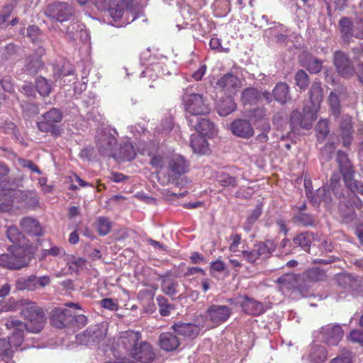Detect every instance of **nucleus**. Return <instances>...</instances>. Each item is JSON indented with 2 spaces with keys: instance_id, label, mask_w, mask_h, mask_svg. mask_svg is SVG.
<instances>
[{
  "instance_id": "obj_1",
  "label": "nucleus",
  "mask_w": 363,
  "mask_h": 363,
  "mask_svg": "<svg viewBox=\"0 0 363 363\" xmlns=\"http://www.w3.org/2000/svg\"><path fill=\"white\" fill-rule=\"evenodd\" d=\"M141 335L138 332L126 331L116 340L113 347L114 362L105 363H135V360L148 363L155 357L151 345L141 342Z\"/></svg>"
},
{
  "instance_id": "obj_2",
  "label": "nucleus",
  "mask_w": 363,
  "mask_h": 363,
  "mask_svg": "<svg viewBox=\"0 0 363 363\" xmlns=\"http://www.w3.org/2000/svg\"><path fill=\"white\" fill-rule=\"evenodd\" d=\"M309 97L311 106H305L303 113L298 111H294L291 113L290 122L292 129L298 127L306 130L311 128L323 99V89L320 82H314L312 84Z\"/></svg>"
},
{
  "instance_id": "obj_3",
  "label": "nucleus",
  "mask_w": 363,
  "mask_h": 363,
  "mask_svg": "<svg viewBox=\"0 0 363 363\" xmlns=\"http://www.w3.org/2000/svg\"><path fill=\"white\" fill-rule=\"evenodd\" d=\"M21 314L30 323L29 325H26L27 330L34 333L42 330L46 321V317L43 310L35 303L26 301Z\"/></svg>"
},
{
  "instance_id": "obj_4",
  "label": "nucleus",
  "mask_w": 363,
  "mask_h": 363,
  "mask_svg": "<svg viewBox=\"0 0 363 363\" xmlns=\"http://www.w3.org/2000/svg\"><path fill=\"white\" fill-rule=\"evenodd\" d=\"M6 195L10 197L6 203L0 202V211H9L14 201L23 202L27 207H34L38 203V196L35 191L9 189Z\"/></svg>"
},
{
  "instance_id": "obj_5",
  "label": "nucleus",
  "mask_w": 363,
  "mask_h": 363,
  "mask_svg": "<svg viewBox=\"0 0 363 363\" xmlns=\"http://www.w3.org/2000/svg\"><path fill=\"white\" fill-rule=\"evenodd\" d=\"M106 325L98 324L91 326L83 333L77 335L76 340L80 345L86 346L94 345L104 340L106 336Z\"/></svg>"
},
{
  "instance_id": "obj_6",
  "label": "nucleus",
  "mask_w": 363,
  "mask_h": 363,
  "mask_svg": "<svg viewBox=\"0 0 363 363\" xmlns=\"http://www.w3.org/2000/svg\"><path fill=\"white\" fill-rule=\"evenodd\" d=\"M28 261L21 247L13 246L10 253L0 255V266L11 269H19L28 265Z\"/></svg>"
},
{
  "instance_id": "obj_7",
  "label": "nucleus",
  "mask_w": 363,
  "mask_h": 363,
  "mask_svg": "<svg viewBox=\"0 0 363 363\" xmlns=\"http://www.w3.org/2000/svg\"><path fill=\"white\" fill-rule=\"evenodd\" d=\"M116 138L110 133L101 131L98 133L96 136V147L102 155L108 157H116Z\"/></svg>"
},
{
  "instance_id": "obj_8",
  "label": "nucleus",
  "mask_w": 363,
  "mask_h": 363,
  "mask_svg": "<svg viewBox=\"0 0 363 363\" xmlns=\"http://www.w3.org/2000/svg\"><path fill=\"white\" fill-rule=\"evenodd\" d=\"M231 314L232 309L228 306L213 304L208 308L206 318L212 327H216L225 322Z\"/></svg>"
},
{
  "instance_id": "obj_9",
  "label": "nucleus",
  "mask_w": 363,
  "mask_h": 363,
  "mask_svg": "<svg viewBox=\"0 0 363 363\" xmlns=\"http://www.w3.org/2000/svg\"><path fill=\"white\" fill-rule=\"evenodd\" d=\"M185 109L189 116L205 115L209 111V108L201 95L192 94L184 99Z\"/></svg>"
},
{
  "instance_id": "obj_10",
  "label": "nucleus",
  "mask_w": 363,
  "mask_h": 363,
  "mask_svg": "<svg viewBox=\"0 0 363 363\" xmlns=\"http://www.w3.org/2000/svg\"><path fill=\"white\" fill-rule=\"evenodd\" d=\"M6 326L9 330H13L11 337L6 342L8 347L11 350L13 347L18 348L23 342L26 325L19 320L11 318L7 320Z\"/></svg>"
},
{
  "instance_id": "obj_11",
  "label": "nucleus",
  "mask_w": 363,
  "mask_h": 363,
  "mask_svg": "<svg viewBox=\"0 0 363 363\" xmlns=\"http://www.w3.org/2000/svg\"><path fill=\"white\" fill-rule=\"evenodd\" d=\"M44 120L38 123V129L42 132H50L57 135L60 133L55 123H60L62 119V114L57 108H52L43 115Z\"/></svg>"
},
{
  "instance_id": "obj_12",
  "label": "nucleus",
  "mask_w": 363,
  "mask_h": 363,
  "mask_svg": "<svg viewBox=\"0 0 363 363\" xmlns=\"http://www.w3.org/2000/svg\"><path fill=\"white\" fill-rule=\"evenodd\" d=\"M73 13L72 8L67 3L55 2L48 6L45 15L60 22L68 21Z\"/></svg>"
},
{
  "instance_id": "obj_13",
  "label": "nucleus",
  "mask_w": 363,
  "mask_h": 363,
  "mask_svg": "<svg viewBox=\"0 0 363 363\" xmlns=\"http://www.w3.org/2000/svg\"><path fill=\"white\" fill-rule=\"evenodd\" d=\"M319 338L329 346H336L343 337L342 328L337 325H328L323 327Z\"/></svg>"
},
{
  "instance_id": "obj_14",
  "label": "nucleus",
  "mask_w": 363,
  "mask_h": 363,
  "mask_svg": "<svg viewBox=\"0 0 363 363\" xmlns=\"http://www.w3.org/2000/svg\"><path fill=\"white\" fill-rule=\"evenodd\" d=\"M270 254L269 247L265 242L257 243L252 249L242 251V259L252 264H255L261 258L268 257Z\"/></svg>"
},
{
  "instance_id": "obj_15",
  "label": "nucleus",
  "mask_w": 363,
  "mask_h": 363,
  "mask_svg": "<svg viewBox=\"0 0 363 363\" xmlns=\"http://www.w3.org/2000/svg\"><path fill=\"white\" fill-rule=\"evenodd\" d=\"M189 124L194 128L199 135H211L213 134L214 125L208 119L199 116H186Z\"/></svg>"
},
{
  "instance_id": "obj_16",
  "label": "nucleus",
  "mask_w": 363,
  "mask_h": 363,
  "mask_svg": "<svg viewBox=\"0 0 363 363\" xmlns=\"http://www.w3.org/2000/svg\"><path fill=\"white\" fill-rule=\"evenodd\" d=\"M203 326L201 324L178 322L172 326V329L177 335L194 339L197 337Z\"/></svg>"
},
{
  "instance_id": "obj_17",
  "label": "nucleus",
  "mask_w": 363,
  "mask_h": 363,
  "mask_svg": "<svg viewBox=\"0 0 363 363\" xmlns=\"http://www.w3.org/2000/svg\"><path fill=\"white\" fill-rule=\"evenodd\" d=\"M167 173L169 179H175L187 171V164L181 155H174L167 162Z\"/></svg>"
},
{
  "instance_id": "obj_18",
  "label": "nucleus",
  "mask_w": 363,
  "mask_h": 363,
  "mask_svg": "<svg viewBox=\"0 0 363 363\" xmlns=\"http://www.w3.org/2000/svg\"><path fill=\"white\" fill-rule=\"evenodd\" d=\"M73 315L67 308H55L52 311L51 324L57 328H63L72 324Z\"/></svg>"
},
{
  "instance_id": "obj_19",
  "label": "nucleus",
  "mask_w": 363,
  "mask_h": 363,
  "mask_svg": "<svg viewBox=\"0 0 363 363\" xmlns=\"http://www.w3.org/2000/svg\"><path fill=\"white\" fill-rule=\"evenodd\" d=\"M334 63L340 74L343 77L349 78L354 74V69L351 66L349 59L340 51L334 54Z\"/></svg>"
},
{
  "instance_id": "obj_20",
  "label": "nucleus",
  "mask_w": 363,
  "mask_h": 363,
  "mask_svg": "<svg viewBox=\"0 0 363 363\" xmlns=\"http://www.w3.org/2000/svg\"><path fill=\"white\" fill-rule=\"evenodd\" d=\"M230 130L233 135L242 138H250L254 134L250 122L246 119H236L233 121Z\"/></svg>"
},
{
  "instance_id": "obj_21",
  "label": "nucleus",
  "mask_w": 363,
  "mask_h": 363,
  "mask_svg": "<svg viewBox=\"0 0 363 363\" xmlns=\"http://www.w3.org/2000/svg\"><path fill=\"white\" fill-rule=\"evenodd\" d=\"M300 277L294 274H286L277 280L279 290L286 294L291 291L300 289Z\"/></svg>"
},
{
  "instance_id": "obj_22",
  "label": "nucleus",
  "mask_w": 363,
  "mask_h": 363,
  "mask_svg": "<svg viewBox=\"0 0 363 363\" xmlns=\"http://www.w3.org/2000/svg\"><path fill=\"white\" fill-rule=\"evenodd\" d=\"M347 188L352 193L348 195L349 200L347 201V203H344V206L348 208L351 207L361 209L362 208V202L354 193L357 192L363 195V184L354 180L352 182L347 183Z\"/></svg>"
},
{
  "instance_id": "obj_23",
  "label": "nucleus",
  "mask_w": 363,
  "mask_h": 363,
  "mask_svg": "<svg viewBox=\"0 0 363 363\" xmlns=\"http://www.w3.org/2000/svg\"><path fill=\"white\" fill-rule=\"evenodd\" d=\"M238 303L240 305L243 311L249 315H259L264 311L263 304L261 302L246 296L240 297Z\"/></svg>"
},
{
  "instance_id": "obj_24",
  "label": "nucleus",
  "mask_w": 363,
  "mask_h": 363,
  "mask_svg": "<svg viewBox=\"0 0 363 363\" xmlns=\"http://www.w3.org/2000/svg\"><path fill=\"white\" fill-rule=\"evenodd\" d=\"M337 162L339 164L340 169L343 175V178L346 186L347 183L352 182L354 181L352 178L353 170L348 161L346 154L342 151H338L337 153Z\"/></svg>"
},
{
  "instance_id": "obj_25",
  "label": "nucleus",
  "mask_w": 363,
  "mask_h": 363,
  "mask_svg": "<svg viewBox=\"0 0 363 363\" xmlns=\"http://www.w3.org/2000/svg\"><path fill=\"white\" fill-rule=\"evenodd\" d=\"M339 26L342 38L345 41H350L353 37L363 36V31L354 29V24L347 18H342L339 21Z\"/></svg>"
},
{
  "instance_id": "obj_26",
  "label": "nucleus",
  "mask_w": 363,
  "mask_h": 363,
  "mask_svg": "<svg viewBox=\"0 0 363 363\" xmlns=\"http://www.w3.org/2000/svg\"><path fill=\"white\" fill-rule=\"evenodd\" d=\"M22 230L30 235L41 236L43 235L42 226L35 218L25 217L20 223Z\"/></svg>"
},
{
  "instance_id": "obj_27",
  "label": "nucleus",
  "mask_w": 363,
  "mask_h": 363,
  "mask_svg": "<svg viewBox=\"0 0 363 363\" xmlns=\"http://www.w3.org/2000/svg\"><path fill=\"white\" fill-rule=\"evenodd\" d=\"M160 347L165 351L171 352L177 350L181 345L180 339L172 333H162L160 335Z\"/></svg>"
},
{
  "instance_id": "obj_28",
  "label": "nucleus",
  "mask_w": 363,
  "mask_h": 363,
  "mask_svg": "<svg viewBox=\"0 0 363 363\" xmlns=\"http://www.w3.org/2000/svg\"><path fill=\"white\" fill-rule=\"evenodd\" d=\"M217 84L230 92H234L241 86V81L232 74H226L218 81Z\"/></svg>"
},
{
  "instance_id": "obj_29",
  "label": "nucleus",
  "mask_w": 363,
  "mask_h": 363,
  "mask_svg": "<svg viewBox=\"0 0 363 363\" xmlns=\"http://www.w3.org/2000/svg\"><path fill=\"white\" fill-rule=\"evenodd\" d=\"M274 99L277 102L284 104L291 100L289 86L284 82L277 84L272 91Z\"/></svg>"
},
{
  "instance_id": "obj_30",
  "label": "nucleus",
  "mask_w": 363,
  "mask_h": 363,
  "mask_svg": "<svg viewBox=\"0 0 363 363\" xmlns=\"http://www.w3.org/2000/svg\"><path fill=\"white\" fill-rule=\"evenodd\" d=\"M191 147L194 152L205 155L209 151L208 144L205 135L199 134H193L191 137Z\"/></svg>"
},
{
  "instance_id": "obj_31",
  "label": "nucleus",
  "mask_w": 363,
  "mask_h": 363,
  "mask_svg": "<svg viewBox=\"0 0 363 363\" xmlns=\"http://www.w3.org/2000/svg\"><path fill=\"white\" fill-rule=\"evenodd\" d=\"M317 238V235L313 233H302L296 236L293 240L295 247H301L305 251L308 252L310 246Z\"/></svg>"
},
{
  "instance_id": "obj_32",
  "label": "nucleus",
  "mask_w": 363,
  "mask_h": 363,
  "mask_svg": "<svg viewBox=\"0 0 363 363\" xmlns=\"http://www.w3.org/2000/svg\"><path fill=\"white\" fill-rule=\"evenodd\" d=\"M135 155L136 152L133 145L128 141H125L121 145L119 150H117L116 158L123 161H130L135 158Z\"/></svg>"
},
{
  "instance_id": "obj_33",
  "label": "nucleus",
  "mask_w": 363,
  "mask_h": 363,
  "mask_svg": "<svg viewBox=\"0 0 363 363\" xmlns=\"http://www.w3.org/2000/svg\"><path fill=\"white\" fill-rule=\"evenodd\" d=\"M340 129L343 140V145L347 147L351 143L352 125L350 117L346 116L342 118Z\"/></svg>"
},
{
  "instance_id": "obj_34",
  "label": "nucleus",
  "mask_w": 363,
  "mask_h": 363,
  "mask_svg": "<svg viewBox=\"0 0 363 363\" xmlns=\"http://www.w3.org/2000/svg\"><path fill=\"white\" fill-rule=\"evenodd\" d=\"M236 107V104L233 98L226 97L218 102L217 110L220 116H226L235 111Z\"/></svg>"
},
{
  "instance_id": "obj_35",
  "label": "nucleus",
  "mask_w": 363,
  "mask_h": 363,
  "mask_svg": "<svg viewBox=\"0 0 363 363\" xmlns=\"http://www.w3.org/2000/svg\"><path fill=\"white\" fill-rule=\"evenodd\" d=\"M64 259L67 262L68 269L72 272H78L86 265L85 259L73 255L67 254Z\"/></svg>"
},
{
  "instance_id": "obj_36",
  "label": "nucleus",
  "mask_w": 363,
  "mask_h": 363,
  "mask_svg": "<svg viewBox=\"0 0 363 363\" xmlns=\"http://www.w3.org/2000/svg\"><path fill=\"white\" fill-rule=\"evenodd\" d=\"M43 67V62L35 56H29L26 60L25 70L29 74H35Z\"/></svg>"
},
{
  "instance_id": "obj_37",
  "label": "nucleus",
  "mask_w": 363,
  "mask_h": 363,
  "mask_svg": "<svg viewBox=\"0 0 363 363\" xmlns=\"http://www.w3.org/2000/svg\"><path fill=\"white\" fill-rule=\"evenodd\" d=\"M66 255V251L63 247L52 245L49 249H44L41 250L40 260H45L48 256L63 257L65 259Z\"/></svg>"
},
{
  "instance_id": "obj_38",
  "label": "nucleus",
  "mask_w": 363,
  "mask_h": 363,
  "mask_svg": "<svg viewBox=\"0 0 363 363\" xmlns=\"http://www.w3.org/2000/svg\"><path fill=\"white\" fill-rule=\"evenodd\" d=\"M328 352L325 348L320 345H314L311 350V360L315 363H320L327 359Z\"/></svg>"
},
{
  "instance_id": "obj_39",
  "label": "nucleus",
  "mask_w": 363,
  "mask_h": 363,
  "mask_svg": "<svg viewBox=\"0 0 363 363\" xmlns=\"http://www.w3.org/2000/svg\"><path fill=\"white\" fill-rule=\"evenodd\" d=\"M34 275L28 277H20L16 280V286L18 290L35 291Z\"/></svg>"
},
{
  "instance_id": "obj_40",
  "label": "nucleus",
  "mask_w": 363,
  "mask_h": 363,
  "mask_svg": "<svg viewBox=\"0 0 363 363\" xmlns=\"http://www.w3.org/2000/svg\"><path fill=\"white\" fill-rule=\"evenodd\" d=\"M260 94L255 88L245 89L242 94V101L246 104H255L259 99Z\"/></svg>"
},
{
  "instance_id": "obj_41",
  "label": "nucleus",
  "mask_w": 363,
  "mask_h": 363,
  "mask_svg": "<svg viewBox=\"0 0 363 363\" xmlns=\"http://www.w3.org/2000/svg\"><path fill=\"white\" fill-rule=\"evenodd\" d=\"M303 275L311 281H323L326 278L325 272L319 268L309 269Z\"/></svg>"
},
{
  "instance_id": "obj_42",
  "label": "nucleus",
  "mask_w": 363,
  "mask_h": 363,
  "mask_svg": "<svg viewBox=\"0 0 363 363\" xmlns=\"http://www.w3.org/2000/svg\"><path fill=\"white\" fill-rule=\"evenodd\" d=\"M341 93L339 91L330 92L328 97V103L335 116H338L340 112V97Z\"/></svg>"
},
{
  "instance_id": "obj_43",
  "label": "nucleus",
  "mask_w": 363,
  "mask_h": 363,
  "mask_svg": "<svg viewBox=\"0 0 363 363\" xmlns=\"http://www.w3.org/2000/svg\"><path fill=\"white\" fill-rule=\"evenodd\" d=\"M217 182L225 187H235L237 186V179L230 174L220 172L217 176Z\"/></svg>"
},
{
  "instance_id": "obj_44",
  "label": "nucleus",
  "mask_w": 363,
  "mask_h": 363,
  "mask_svg": "<svg viewBox=\"0 0 363 363\" xmlns=\"http://www.w3.org/2000/svg\"><path fill=\"white\" fill-rule=\"evenodd\" d=\"M6 233L11 242L17 244L18 247H21V245L23 244L21 240L23 238V235L16 226L12 225L9 227Z\"/></svg>"
},
{
  "instance_id": "obj_45",
  "label": "nucleus",
  "mask_w": 363,
  "mask_h": 363,
  "mask_svg": "<svg viewBox=\"0 0 363 363\" xmlns=\"http://www.w3.org/2000/svg\"><path fill=\"white\" fill-rule=\"evenodd\" d=\"M295 82L301 90H305L309 84L308 76L305 71L300 69L295 74Z\"/></svg>"
},
{
  "instance_id": "obj_46",
  "label": "nucleus",
  "mask_w": 363,
  "mask_h": 363,
  "mask_svg": "<svg viewBox=\"0 0 363 363\" xmlns=\"http://www.w3.org/2000/svg\"><path fill=\"white\" fill-rule=\"evenodd\" d=\"M262 213L261 207L257 206L248 216L246 223L244 225V229L246 231H250L253 224L257 220Z\"/></svg>"
},
{
  "instance_id": "obj_47",
  "label": "nucleus",
  "mask_w": 363,
  "mask_h": 363,
  "mask_svg": "<svg viewBox=\"0 0 363 363\" xmlns=\"http://www.w3.org/2000/svg\"><path fill=\"white\" fill-rule=\"evenodd\" d=\"M36 89L41 96H45L49 95L51 85L46 79L39 77L36 80Z\"/></svg>"
},
{
  "instance_id": "obj_48",
  "label": "nucleus",
  "mask_w": 363,
  "mask_h": 363,
  "mask_svg": "<svg viewBox=\"0 0 363 363\" xmlns=\"http://www.w3.org/2000/svg\"><path fill=\"white\" fill-rule=\"evenodd\" d=\"M303 65L311 72L318 73L322 69V61L315 57H310Z\"/></svg>"
},
{
  "instance_id": "obj_49",
  "label": "nucleus",
  "mask_w": 363,
  "mask_h": 363,
  "mask_svg": "<svg viewBox=\"0 0 363 363\" xmlns=\"http://www.w3.org/2000/svg\"><path fill=\"white\" fill-rule=\"evenodd\" d=\"M156 300L159 306L160 313L162 316L168 315L170 311L173 309V306L169 304L167 298L162 296H158Z\"/></svg>"
},
{
  "instance_id": "obj_50",
  "label": "nucleus",
  "mask_w": 363,
  "mask_h": 363,
  "mask_svg": "<svg viewBox=\"0 0 363 363\" xmlns=\"http://www.w3.org/2000/svg\"><path fill=\"white\" fill-rule=\"evenodd\" d=\"M178 283L176 281L164 279L162 284V289L167 295H174L177 293Z\"/></svg>"
},
{
  "instance_id": "obj_51",
  "label": "nucleus",
  "mask_w": 363,
  "mask_h": 363,
  "mask_svg": "<svg viewBox=\"0 0 363 363\" xmlns=\"http://www.w3.org/2000/svg\"><path fill=\"white\" fill-rule=\"evenodd\" d=\"M108 15L116 21L120 19L123 14V7L118 4H111L108 10Z\"/></svg>"
},
{
  "instance_id": "obj_52",
  "label": "nucleus",
  "mask_w": 363,
  "mask_h": 363,
  "mask_svg": "<svg viewBox=\"0 0 363 363\" xmlns=\"http://www.w3.org/2000/svg\"><path fill=\"white\" fill-rule=\"evenodd\" d=\"M111 228V222L106 218H99L97 222L98 232L101 235H107Z\"/></svg>"
},
{
  "instance_id": "obj_53",
  "label": "nucleus",
  "mask_w": 363,
  "mask_h": 363,
  "mask_svg": "<svg viewBox=\"0 0 363 363\" xmlns=\"http://www.w3.org/2000/svg\"><path fill=\"white\" fill-rule=\"evenodd\" d=\"M13 350L8 347L4 339H0V357L3 359H9L12 357Z\"/></svg>"
},
{
  "instance_id": "obj_54",
  "label": "nucleus",
  "mask_w": 363,
  "mask_h": 363,
  "mask_svg": "<svg viewBox=\"0 0 363 363\" xmlns=\"http://www.w3.org/2000/svg\"><path fill=\"white\" fill-rule=\"evenodd\" d=\"M330 363H352V353L348 350H344Z\"/></svg>"
},
{
  "instance_id": "obj_55",
  "label": "nucleus",
  "mask_w": 363,
  "mask_h": 363,
  "mask_svg": "<svg viewBox=\"0 0 363 363\" xmlns=\"http://www.w3.org/2000/svg\"><path fill=\"white\" fill-rule=\"evenodd\" d=\"M295 220L296 222L304 226L312 225L314 223V219L313 217L303 213H298L295 217Z\"/></svg>"
},
{
  "instance_id": "obj_56",
  "label": "nucleus",
  "mask_w": 363,
  "mask_h": 363,
  "mask_svg": "<svg viewBox=\"0 0 363 363\" xmlns=\"http://www.w3.org/2000/svg\"><path fill=\"white\" fill-rule=\"evenodd\" d=\"M316 131L318 132V138H322L323 139L329 133L328 127V121L326 120H320L315 127Z\"/></svg>"
},
{
  "instance_id": "obj_57",
  "label": "nucleus",
  "mask_w": 363,
  "mask_h": 363,
  "mask_svg": "<svg viewBox=\"0 0 363 363\" xmlns=\"http://www.w3.org/2000/svg\"><path fill=\"white\" fill-rule=\"evenodd\" d=\"M51 282V279L49 276L45 275L42 277L34 276V284H35V290L40 288H44L48 286Z\"/></svg>"
},
{
  "instance_id": "obj_58",
  "label": "nucleus",
  "mask_w": 363,
  "mask_h": 363,
  "mask_svg": "<svg viewBox=\"0 0 363 363\" xmlns=\"http://www.w3.org/2000/svg\"><path fill=\"white\" fill-rule=\"evenodd\" d=\"M18 164L21 167L24 168H28L32 172H36L38 174H41L42 172L37 165H35L31 160L25 159H18Z\"/></svg>"
},
{
  "instance_id": "obj_59",
  "label": "nucleus",
  "mask_w": 363,
  "mask_h": 363,
  "mask_svg": "<svg viewBox=\"0 0 363 363\" xmlns=\"http://www.w3.org/2000/svg\"><path fill=\"white\" fill-rule=\"evenodd\" d=\"M168 161L167 160H164L162 157L157 155L154 156L151 160L150 164L153 168H155L156 170H161L166 163H167Z\"/></svg>"
},
{
  "instance_id": "obj_60",
  "label": "nucleus",
  "mask_w": 363,
  "mask_h": 363,
  "mask_svg": "<svg viewBox=\"0 0 363 363\" xmlns=\"http://www.w3.org/2000/svg\"><path fill=\"white\" fill-rule=\"evenodd\" d=\"M348 339L352 342L359 343L363 345V332L359 330H353L350 333Z\"/></svg>"
},
{
  "instance_id": "obj_61",
  "label": "nucleus",
  "mask_w": 363,
  "mask_h": 363,
  "mask_svg": "<svg viewBox=\"0 0 363 363\" xmlns=\"http://www.w3.org/2000/svg\"><path fill=\"white\" fill-rule=\"evenodd\" d=\"M231 243L229 246L230 251L236 252L238 251V246L240 244L241 236L238 234H235L230 237Z\"/></svg>"
},
{
  "instance_id": "obj_62",
  "label": "nucleus",
  "mask_w": 363,
  "mask_h": 363,
  "mask_svg": "<svg viewBox=\"0 0 363 363\" xmlns=\"http://www.w3.org/2000/svg\"><path fill=\"white\" fill-rule=\"evenodd\" d=\"M101 305L103 308L110 311H117L118 308V303L111 298H104L101 301Z\"/></svg>"
},
{
  "instance_id": "obj_63",
  "label": "nucleus",
  "mask_w": 363,
  "mask_h": 363,
  "mask_svg": "<svg viewBox=\"0 0 363 363\" xmlns=\"http://www.w3.org/2000/svg\"><path fill=\"white\" fill-rule=\"evenodd\" d=\"M196 274H201L202 276L206 275V272L200 268V267H189L187 269L186 272L184 273V277H191Z\"/></svg>"
},
{
  "instance_id": "obj_64",
  "label": "nucleus",
  "mask_w": 363,
  "mask_h": 363,
  "mask_svg": "<svg viewBox=\"0 0 363 363\" xmlns=\"http://www.w3.org/2000/svg\"><path fill=\"white\" fill-rule=\"evenodd\" d=\"M73 322L74 323V324L77 328H82L86 325L87 319H86V317L84 315H73L72 323Z\"/></svg>"
}]
</instances>
